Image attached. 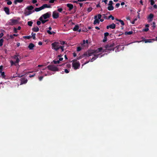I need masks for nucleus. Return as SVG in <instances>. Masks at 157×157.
<instances>
[{
	"label": "nucleus",
	"mask_w": 157,
	"mask_h": 157,
	"mask_svg": "<svg viewBox=\"0 0 157 157\" xmlns=\"http://www.w3.org/2000/svg\"><path fill=\"white\" fill-rule=\"evenodd\" d=\"M102 50V48H100L97 49L88 50L84 53V55L87 56V57L93 56V57L90 60L91 62H93L100 55V54H98L97 53L101 52Z\"/></svg>",
	"instance_id": "1"
},
{
	"label": "nucleus",
	"mask_w": 157,
	"mask_h": 157,
	"mask_svg": "<svg viewBox=\"0 0 157 157\" xmlns=\"http://www.w3.org/2000/svg\"><path fill=\"white\" fill-rule=\"evenodd\" d=\"M59 44V42H55L51 44L52 48L56 51H57L59 49V47L60 46Z\"/></svg>",
	"instance_id": "2"
},
{
	"label": "nucleus",
	"mask_w": 157,
	"mask_h": 157,
	"mask_svg": "<svg viewBox=\"0 0 157 157\" xmlns=\"http://www.w3.org/2000/svg\"><path fill=\"white\" fill-rule=\"evenodd\" d=\"M73 61V62L72 63V67L75 70L78 69L80 67V65L79 62H75L77 61L76 59H74Z\"/></svg>",
	"instance_id": "3"
},
{
	"label": "nucleus",
	"mask_w": 157,
	"mask_h": 157,
	"mask_svg": "<svg viewBox=\"0 0 157 157\" xmlns=\"http://www.w3.org/2000/svg\"><path fill=\"white\" fill-rule=\"evenodd\" d=\"M115 46V45L114 43L109 44L106 45L105 46V48L108 50H113V51H114V47Z\"/></svg>",
	"instance_id": "4"
},
{
	"label": "nucleus",
	"mask_w": 157,
	"mask_h": 157,
	"mask_svg": "<svg viewBox=\"0 0 157 157\" xmlns=\"http://www.w3.org/2000/svg\"><path fill=\"white\" fill-rule=\"evenodd\" d=\"M48 69L52 71H58L59 69L56 66L54 65H49L47 67Z\"/></svg>",
	"instance_id": "5"
},
{
	"label": "nucleus",
	"mask_w": 157,
	"mask_h": 157,
	"mask_svg": "<svg viewBox=\"0 0 157 157\" xmlns=\"http://www.w3.org/2000/svg\"><path fill=\"white\" fill-rule=\"evenodd\" d=\"M18 22L17 20L12 19L9 20L8 24L9 25H13L17 24Z\"/></svg>",
	"instance_id": "6"
},
{
	"label": "nucleus",
	"mask_w": 157,
	"mask_h": 157,
	"mask_svg": "<svg viewBox=\"0 0 157 157\" xmlns=\"http://www.w3.org/2000/svg\"><path fill=\"white\" fill-rule=\"evenodd\" d=\"M21 83L20 85H22L23 84H25L27 83L28 81L27 79L25 78H21L20 79Z\"/></svg>",
	"instance_id": "7"
},
{
	"label": "nucleus",
	"mask_w": 157,
	"mask_h": 157,
	"mask_svg": "<svg viewBox=\"0 0 157 157\" xmlns=\"http://www.w3.org/2000/svg\"><path fill=\"white\" fill-rule=\"evenodd\" d=\"M50 16V14L49 13V12H47L44 14H43L41 17H42V18L44 19H46L49 18Z\"/></svg>",
	"instance_id": "8"
},
{
	"label": "nucleus",
	"mask_w": 157,
	"mask_h": 157,
	"mask_svg": "<svg viewBox=\"0 0 157 157\" xmlns=\"http://www.w3.org/2000/svg\"><path fill=\"white\" fill-rule=\"evenodd\" d=\"M154 17V15L152 13H150L147 17L148 22L152 21Z\"/></svg>",
	"instance_id": "9"
},
{
	"label": "nucleus",
	"mask_w": 157,
	"mask_h": 157,
	"mask_svg": "<svg viewBox=\"0 0 157 157\" xmlns=\"http://www.w3.org/2000/svg\"><path fill=\"white\" fill-rule=\"evenodd\" d=\"M52 17L54 19H57L59 17V14L57 12L54 11L52 13Z\"/></svg>",
	"instance_id": "10"
},
{
	"label": "nucleus",
	"mask_w": 157,
	"mask_h": 157,
	"mask_svg": "<svg viewBox=\"0 0 157 157\" xmlns=\"http://www.w3.org/2000/svg\"><path fill=\"white\" fill-rule=\"evenodd\" d=\"M116 27V25L113 23L112 24L110 25H107V26H106V29H109V28H110L111 29H114Z\"/></svg>",
	"instance_id": "11"
},
{
	"label": "nucleus",
	"mask_w": 157,
	"mask_h": 157,
	"mask_svg": "<svg viewBox=\"0 0 157 157\" xmlns=\"http://www.w3.org/2000/svg\"><path fill=\"white\" fill-rule=\"evenodd\" d=\"M42 10L45 8H50L51 7L50 5H48L47 4H44L40 7Z\"/></svg>",
	"instance_id": "12"
},
{
	"label": "nucleus",
	"mask_w": 157,
	"mask_h": 157,
	"mask_svg": "<svg viewBox=\"0 0 157 157\" xmlns=\"http://www.w3.org/2000/svg\"><path fill=\"white\" fill-rule=\"evenodd\" d=\"M97 15H95L94 16V19L95 20L94 22V25L96 24L97 23L99 24V23L100 21L97 18Z\"/></svg>",
	"instance_id": "13"
},
{
	"label": "nucleus",
	"mask_w": 157,
	"mask_h": 157,
	"mask_svg": "<svg viewBox=\"0 0 157 157\" xmlns=\"http://www.w3.org/2000/svg\"><path fill=\"white\" fill-rule=\"evenodd\" d=\"M4 10L7 14L9 15L10 14V9L8 7H5L4 8Z\"/></svg>",
	"instance_id": "14"
},
{
	"label": "nucleus",
	"mask_w": 157,
	"mask_h": 157,
	"mask_svg": "<svg viewBox=\"0 0 157 157\" xmlns=\"http://www.w3.org/2000/svg\"><path fill=\"white\" fill-rule=\"evenodd\" d=\"M155 40V39H146L145 38H143L142 41H144L145 43H151V40Z\"/></svg>",
	"instance_id": "15"
},
{
	"label": "nucleus",
	"mask_w": 157,
	"mask_h": 157,
	"mask_svg": "<svg viewBox=\"0 0 157 157\" xmlns=\"http://www.w3.org/2000/svg\"><path fill=\"white\" fill-rule=\"evenodd\" d=\"M67 6L69 8V10L71 11L73 8V6L71 4H67Z\"/></svg>",
	"instance_id": "16"
},
{
	"label": "nucleus",
	"mask_w": 157,
	"mask_h": 157,
	"mask_svg": "<svg viewBox=\"0 0 157 157\" xmlns=\"http://www.w3.org/2000/svg\"><path fill=\"white\" fill-rule=\"evenodd\" d=\"M40 21H41V23L42 24H44L45 23V22H47L48 21V20H43V18H42V17H40L39 19Z\"/></svg>",
	"instance_id": "17"
},
{
	"label": "nucleus",
	"mask_w": 157,
	"mask_h": 157,
	"mask_svg": "<svg viewBox=\"0 0 157 157\" xmlns=\"http://www.w3.org/2000/svg\"><path fill=\"white\" fill-rule=\"evenodd\" d=\"M34 47V45L33 43H30L28 47L30 50H33V47Z\"/></svg>",
	"instance_id": "18"
},
{
	"label": "nucleus",
	"mask_w": 157,
	"mask_h": 157,
	"mask_svg": "<svg viewBox=\"0 0 157 157\" xmlns=\"http://www.w3.org/2000/svg\"><path fill=\"white\" fill-rule=\"evenodd\" d=\"M23 0H14L13 2L15 5H16L17 3H21L22 2Z\"/></svg>",
	"instance_id": "19"
},
{
	"label": "nucleus",
	"mask_w": 157,
	"mask_h": 157,
	"mask_svg": "<svg viewBox=\"0 0 157 157\" xmlns=\"http://www.w3.org/2000/svg\"><path fill=\"white\" fill-rule=\"evenodd\" d=\"M32 30L34 32H37L39 31V28L37 27H34L33 28H32Z\"/></svg>",
	"instance_id": "20"
},
{
	"label": "nucleus",
	"mask_w": 157,
	"mask_h": 157,
	"mask_svg": "<svg viewBox=\"0 0 157 157\" xmlns=\"http://www.w3.org/2000/svg\"><path fill=\"white\" fill-rule=\"evenodd\" d=\"M79 28V27L78 25H76L73 29V30L74 31H78Z\"/></svg>",
	"instance_id": "21"
},
{
	"label": "nucleus",
	"mask_w": 157,
	"mask_h": 157,
	"mask_svg": "<svg viewBox=\"0 0 157 157\" xmlns=\"http://www.w3.org/2000/svg\"><path fill=\"white\" fill-rule=\"evenodd\" d=\"M115 20L117 21H119L122 25H124V23L123 20L120 19L119 20L117 18H116Z\"/></svg>",
	"instance_id": "22"
},
{
	"label": "nucleus",
	"mask_w": 157,
	"mask_h": 157,
	"mask_svg": "<svg viewBox=\"0 0 157 157\" xmlns=\"http://www.w3.org/2000/svg\"><path fill=\"white\" fill-rule=\"evenodd\" d=\"M26 9L29 10H31L34 9V7L33 6H27Z\"/></svg>",
	"instance_id": "23"
},
{
	"label": "nucleus",
	"mask_w": 157,
	"mask_h": 157,
	"mask_svg": "<svg viewBox=\"0 0 157 157\" xmlns=\"http://www.w3.org/2000/svg\"><path fill=\"white\" fill-rule=\"evenodd\" d=\"M32 13V12L31 11H25L24 12V14L25 16H28L30 14Z\"/></svg>",
	"instance_id": "24"
},
{
	"label": "nucleus",
	"mask_w": 157,
	"mask_h": 157,
	"mask_svg": "<svg viewBox=\"0 0 157 157\" xmlns=\"http://www.w3.org/2000/svg\"><path fill=\"white\" fill-rule=\"evenodd\" d=\"M107 9L109 11L113 10L114 9V7L112 5L109 6L107 7Z\"/></svg>",
	"instance_id": "25"
},
{
	"label": "nucleus",
	"mask_w": 157,
	"mask_h": 157,
	"mask_svg": "<svg viewBox=\"0 0 157 157\" xmlns=\"http://www.w3.org/2000/svg\"><path fill=\"white\" fill-rule=\"evenodd\" d=\"M42 9L40 7L39 8H36L34 9L35 11L36 12H38L40 11Z\"/></svg>",
	"instance_id": "26"
},
{
	"label": "nucleus",
	"mask_w": 157,
	"mask_h": 157,
	"mask_svg": "<svg viewBox=\"0 0 157 157\" xmlns=\"http://www.w3.org/2000/svg\"><path fill=\"white\" fill-rule=\"evenodd\" d=\"M0 73L1 74L3 78H5V73L4 72H2L1 70L0 71Z\"/></svg>",
	"instance_id": "27"
},
{
	"label": "nucleus",
	"mask_w": 157,
	"mask_h": 157,
	"mask_svg": "<svg viewBox=\"0 0 157 157\" xmlns=\"http://www.w3.org/2000/svg\"><path fill=\"white\" fill-rule=\"evenodd\" d=\"M133 32L132 31H130L129 32H125V34L126 35H129L132 34Z\"/></svg>",
	"instance_id": "28"
},
{
	"label": "nucleus",
	"mask_w": 157,
	"mask_h": 157,
	"mask_svg": "<svg viewBox=\"0 0 157 157\" xmlns=\"http://www.w3.org/2000/svg\"><path fill=\"white\" fill-rule=\"evenodd\" d=\"M47 32L48 33V34L50 35H52V34H55L56 33L54 32H51L50 30H48L47 31Z\"/></svg>",
	"instance_id": "29"
},
{
	"label": "nucleus",
	"mask_w": 157,
	"mask_h": 157,
	"mask_svg": "<svg viewBox=\"0 0 157 157\" xmlns=\"http://www.w3.org/2000/svg\"><path fill=\"white\" fill-rule=\"evenodd\" d=\"M23 37L25 39H29L31 37V36H23Z\"/></svg>",
	"instance_id": "30"
},
{
	"label": "nucleus",
	"mask_w": 157,
	"mask_h": 157,
	"mask_svg": "<svg viewBox=\"0 0 157 157\" xmlns=\"http://www.w3.org/2000/svg\"><path fill=\"white\" fill-rule=\"evenodd\" d=\"M4 40L2 39H0V47H1L3 45Z\"/></svg>",
	"instance_id": "31"
},
{
	"label": "nucleus",
	"mask_w": 157,
	"mask_h": 157,
	"mask_svg": "<svg viewBox=\"0 0 157 157\" xmlns=\"http://www.w3.org/2000/svg\"><path fill=\"white\" fill-rule=\"evenodd\" d=\"M33 24V22L32 21H29L28 22V25L30 26H32Z\"/></svg>",
	"instance_id": "32"
},
{
	"label": "nucleus",
	"mask_w": 157,
	"mask_h": 157,
	"mask_svg": "<svg viewBox=\"0 0 157 157\" xmlns=\"http://www.w3.org/2000/svg\"><path fill=\"white\" fill-rule=\"evenodd\" d=\"M32 37L33 38V39L34 40L36 39V34L35 33H32Z\"/></svg>",
	"instance_id": "33"
},
{
	"label": "nucleus",
	"mask_w": 157,
	"mask_h": 157,
	"mask_svg": "<svg viewBox=\"0 0 157 157\" xmlns=\"http://www.w3.org/2000/svg\"><path fill=\"white\" fill-rule=\"evenodd\" d=\"M59 44H61L62 45H64L65 44H67V43L65 42L64 41H60Z\"/></svg>",
	"instance_id": "34"
},
{
	"label": "nucleus",
	"mask_w": 157,
	"mask_h": 157,
	"mask_svg": "<svg viewBox=\"0 0 157 157\" xmlns=\"http://www.w3.org/2000/svg\"><path fill=\"white\" fill-rule=\"evenodd\" d=\"M110 18H111V19L112 20H114V17L112 15H110L108 17V19Z\"/></svg>",
	"instance_id": "35"
},
{
	"label": "nucleus",
	"mask_w": 157,
	"mask_h": 157,
	"mask_svg": "<svg viewBox=\"0 0 157 157\" xmlns=\"http://www.w3.org/2000/svg\"><path fill=\"white\" fill-rule=\"evenodd\" d=\"M53 62L55 64H57L59 63V60L56 61L55 60H54L53 61Z\"/></svg>",
	"instance_id": "36"
},
{
	"label": "nucleus",
	"mask_w": 157,
	"mask_h": 157,
	"mask_svg": "<svg viewBox=\"0 0 157 157\" xmlns=\"http://www.w3.org/2000/svg\"><path fill=\"white\" fill-rule=\"evenodd\" d=\"M92 8L91 7H90L88 8L87 11L89 13L92 11Z\"/></svg>",
	"instance_id": "37"
},
{
	"label": "nucleus",
	"mask_w": 157,
	"mask_h": 157,
	"mask_svg": "<svg viewBox=\"0 0 157 157\" xmlns=\"http://www.w3.org/2000/svg\"><path fill=\"white\" fill-rule=\"evenodd\" d=\"M84 56H86V57H87V56H86L84 55L83 54L82 56H80L78 57L77 58V59H82V58H83L84 57Z\"/></svg>",
	"instance_id": "38"
},
{
	"label": "nucleus",
	"mask_w": 157,
	"mask_h": 157,
	"mask_svg": "<svg viewBox=\"0 0 157 157\" xmlns=\"http://www.w3.org/2000/svg\"><path fill=\"white\" fill-rule=\"evenodd\" d=\"M64 47V46H60L59 47V49L60 48L61 49V50H62V52H63Z\"/></svg>",
	"instance_id": "39"
},
{
	"label": "nucleus",
	"mask_w": 157,
	"mask_h": 157,
	"mask_svg": "<svg viewBox=\"0 0 157 157\" xmlns=\"http://www.w3.org/2000/svg\"><path fill=\"white\" fill-rule=\"evenodd\" d=\"M82 49V48L80 47H78L77 48V52L80 51Z\"/></svg>",
	"instance_id": "40"
},
{
	"label": "nucleus",
	"mask_w": 157,
	"mask_h": 157,
	"mask_svg": "<svg viewBox=\"0 0 157 157\" xmlns=\"http://www.w3.org/2000/svg\"><path fill=\"white\" fill-rule=\"evenodd\" d=\"M107 41V37L104 36V39H103L102 41L103 42H105Z\"/></svg>",
	"instance_id": "41"
},
{
	"label": "nucleus",
	"mask_w": 157,
	"mask_h": 157,
	"mask_svg": "<svg viewBox=\"0 0 157 157\" xmlns=\"http://www.w3.org/2000/svg\"><path fill=\"white\" fill-rule=\"evenodd\" d=\"M109 35V33L108 32H106L104 33V36L105 37H107Z\"/></svg>",
	"instance_id": "42"
},
{
	"label": "nucleus",
	"mask_w": 157,
	"mask_h": 157,
	"mask_svg": "<svg viewBox=\"0 0 157 157\" xmlns=\"http://www.w3.org/2000/svg\"><path fill=\"white\" fill-rule=\"evenodd\" d=\"M17 29L16 28L14 27L13 29L14 32L15 33H17Z\"/></svg>",
	"instance_id": "43"
},
{
	"label": "nucleus",
	"mask_w": 157,
	"mask_h": 157,
	"mask_svg": "<svg viewBox=\"0 0 157 157\" xmlns=\"http://www.w3.org/2000/svg\"><path fill=\"white\" fill-rule=\"evenodd\" d=\"M151 4V5H153L155 3V2L153 0H151L150 1Z\"/></svg>",
	"instance_id": "44"
},
{
	"label": "nucleus",
	"mask_w": 157,
	"mask_h": 157,
	"mask_svg": "<svg viewBox=\"0 0 157 157\" xmlns=\"http://www.w3.org/2000/svg\"><path fill=\"white\" fill-rule=\"evenodd\" d=\"M113 4V2L112 1H109V3L108 4L109 6H111L112 5V4Z\"/></svg>",
	"instance_id": "45"
},
{
	"label": "nucleus",
	"mask_w": 157,
	"mask_h": 157,
	"mask_svg": "<svg viewBox=\"0 0 157 157\" xmlns=\"http://www.w3.org/2000/svg\"><path fill=\"white\" fill-rule=\"evenodd\" d=\"M19 61V60L18 58V57L16 58V61L15 62V63H18Z\"/></svg>",
	"instance_id": "46"
},
{
	"label": "nucleus",
	"mask_w": 157,
	"mask_h": 157,
	"mask_svg": "<svg viewBox=\"0 0 157 157\" xmlns=\"http://www.w3.org/2000/svg\"><path fill=\"white\" fill-rule=\"evenodd\" d=\"M10 63L11 64V66H13V65H15V62H14L13 61L11 60L10 61Z\"/></svg>",
	"instance_id": "47"
},
{
	"label": "nucleus",
	"mask_w": 157,
	"mask_h": 157,
	"mask_svg": "<svg viewBox=\"0 0 157 157\" xmlns=\"http://www.w3.org/2000/svg\"><path fill=\"white\" fill-rule=\"evenodd\" d=\"M152 25H152V27L153 28H155L156 25H155V22H153Z\"/></svg>",
	"instance_id": "48"
},
{
	"label": "nucleus",
	"mask_w": 157,
	"mask_h": 157,
	"mask_svg": "<svg viewBox=\"0 0 157 157\" xmlns=\"http://www.w3.org/2000/svg\"><path fill=\"white\" fill-rule=\"evenodd\" d=\"M149 30V29L148 28H146L144 29H143V31L144 32H147Z\"/></svg>",
	"instance_id": "49"
},
{
	"label": "nucleus",
	"mask_w": 157,
	"mask_h": 157,
	"mask_svg": "<svg viewBox=\"0 0 157 157\" xmlns=\"http://www.w3.org/2000/svg\"><path fill=\"white\" fill-rule=\"evenodd\" d=\"M101 14H98V20L101 18Z\"/></svg>",
	"instance_id": "50"
},
{
	"label": "nucleus",
	"mask_w": 157,
	"mask_h": 157,
	"mask_svg": "<svg viewBox=\"0 0 157 157\" xmlns=\"http://www.w3.org/2000/svg\"><path fill=\"white\" fill-rule=\"evenodd\" d=\"M57 10L59 12H61L62 10L63 9L62 8H60L58 9Z\"/></svg>",
	"instance_id": "51"
},
{
	"label": "nucleus",
	"mask_w": 157,
	"mask_h": 157,
	"mask_svg": "<svg viewBox=\"0 0 157 157\" xmlns=\"http://www.w3.org/2000/svg\"><path fill=\"white\" fill-rule=\"evenodd\" d=\"M7 3L8 5H10L12 4V2L11 1H9L7 2Z\"/></svg>",
	"instance_id": "52"
},
{
	"label": "nucleus",
	"mask_w": 157,
	"mask_h": 157,
	"mask_svg": "<svg viewBox=\"0 0 157 157\" xmlns=\"http://www.w3.org/2000/svg\"><path fill=\"white\" fill-rule=\"evenodd\" d=\"M102 15L103 16V17L104 18L106 19H108V17L106 16H105V14H103Z\"/></svg>",
	"instance_id": "53"
},
{
	"label": "nucleus",
	"mask_w": 157,
	"mask_h": 157,
	"mask_svg": "<svg viewBox=\"0 0 157 157\" xmlns=\"http://www.w3.org/2000/svg\"><path fill=\"white\" fill-rule=\"evenodd\" d=\"M56 0H50L49 1V3H53L54 2H55V1Z\"/></svg>",
	"instance_id": "54"
},
{
	"label": "nucleus",
	"mask_w": 157,
	"mask_h": 157,
	"mask_svg": "<svg viewBox=\"0 0 157 157\" xmlns=\"http://www.w3.org/2000/svg\"><path fill=\"white\" fill-rule=\"evenodd\" d=\"M36 23L37 25H39L41 24V22L40 21H37Z\"/></svg>",
	"instance_id": "55"
},
{
	"label": "nucleus",
	"mask_w": 157,
	"mask_h": 157,
	"mask_svg": "<svg viewBox=\"0 0 157 157\" xmlns=\"http://www.w3.org/2000/svg\"><path fill=\"white\" fill-rule=\"evenodd\" d=\"M43 77L42 76H40L39 77V79L40 81H41L43 78Z\"/></svg>",
	"instance_id": "56"
},
{
	"label": "nucleus",
	"mask_w": 157,
	"mask_h": 157,
	"mask_svg": "<svg viewBox=\"0 0 157 157\" xmlns=\"http://www.w3.org/2000/svg\"><path fill=\"white\" fill-rule=\"evenodd\" d=\"M35 75V74H34L33 75H30L29 77L30 78H32V77H34Z\"/></svg>",
	"instance_id": "57"
},
{
	"label": "nucleus",
	"mask_w": 157,
	"mask_h": 157,
	"mask_svg": "<svg viewBox=\"0 0 157 157\" xmlns=\"http://www.w3.org/2000/svg\"><path fill=\"white\" fill-rule=\"evenodd\" d=\"M120 5V4L119 3H117L116 5V7L117 8H118Z\"/></svg>",
	"instance_id": "58"
},
{
	"label": "nucleus",
	"mask_w": 157,
	"mask_h": 157,
	"mask_svg": "<svg viewBox=\"0 0 157 157\" xmlns=\"http://www.w3.org/2000/svg\"><path fill=\"white\" fill-rule=\"evenodd\" d=\"M37 0H33L32 2L34 4L37 2Z\"/></svg>",
	"instance_id": "59"
},
{
	"label": "nucleus",
	"mask_w": 157,
	"mask_h": 157,
	"mask_svg": "<svg viewBox=\"0 0 157 157\" xmlns=\"http://www.w3.org/2000/svg\"><path fill=\"white\" fill-rule=\"evenodd\" d=\"M65 72L66 73H68L69 72V71L67 69H65Z\"/></svg>",
	"instance_id": "60"
},
{
	"label": "nucleus",
	"mask_w": 157,
	"mask_h": 157,
	"mask_svg": "<svg viewBox=\"0 0 157 157\" xmlns=\"http://www.w3.org/2000/svg\"><path fill=\"white\" fill-rule=\"evenodd\" d=\"M10 38L12 39H13L14 38V37L13 36V35H10Z\"/></svg>",
	"instance_id": "61"
},
{
	"label": "nucleus",
	"mask_w": 157,
	"mask_h": 157,
	"mask_svg": "<svg viewBox=\"0 0 157 157\" xmlns=\"http://www.w3.org/2000/svg\"><path fill=\"white\" fill-rule=\"evenodd\" d=\"M3 36V33H1L0 34V38H2Z\"/></svg>",
	"instance_id": "62"
},
{
	"label": "nucleus",
	"mask_w": 157,
	"mask_h": 157,
	"mask_svg": "<svg viewBox=\"0 0 157 157\" xmlns=\"http://www.w3.org/2000/svg\"><path fill=\"white\" fill-rule=\"evenodd\" d=\"M78 2V0H77V1H73V3H77V4H78V3H79V2Z\"/></svg>",
	"instance_id": "63"
},
{
	"label": "nucleus",
	"mask_w": 157,
	"mask_h": 157,
	"mask_svg": "<svg viewBox=\"0 0 157 157\" xmlns=\"http://www.w3.org/2000/svg\"><path fill=\"white\" fill-rule=\"evenodd\" d=\"M38 44L39 45H41L42 44V43L40 41L38 42Z\"/></svg>",
	"instance_id": "64"
}]
</instances>
